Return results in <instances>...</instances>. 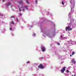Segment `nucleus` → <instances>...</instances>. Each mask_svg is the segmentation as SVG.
Here are the masks:
<instances>
[{
	"mask_svg": "<svg viewBox=\"0 0 76 76\" xmlns=\"http://www.w3.org/2000/svg\"><path fill=\"white\" fill-rule=\"evenodd\" d=\"M11 23L12 25H14V22L13 21H11Z\"/></svg>",
	"mask_w": 76,
	"mask_h": 76,
	"instance_id": "nucleus-13",
	"label": "nucleus"
},
{
	"mask_svg": "<svg viewBox=\"0 0 76 76\" xmlns=\"http://www.w3.org/2000/svg\"><path fill=\"white\" fill-rule=\"evenodd\" d=\"M20 5L19 6H18V7L19 9V11H21L20 9H22V11L24 12L26 10H28V6L23 5V3L22 1H20L19 2Z\"/></svg>",
	"mask_w": 76,
	"mask_h": 76,
	"instance_id": "nucleus-1",
	"label": "nucleus"
},
{
	"mask_svg": "<svg viewBox=\"0 0 76 76\" xmlns=\"http://www.w3.org/2000/svg\"><path fill=\"white\" fill-rule=\"evenodd\" d=\"M12 0V1H13V0Z\"/></svg>",
	"mask_w": 76,
	"mask_h": 76,
	"instance_id": "nucleus-36",
	"label": "nucleus"
},
{
	"mask_svg": "<svg viewBox=\"0 0 76 76\" xmlns=\"http://www.w3.org/2000/svg\"><path fill=\"white\" fill-rule=\"evenodd\" d=\"M16 21H17V22H19V20H18V18H16Z\"/></svg>",
	"mask_w": 76,
	"mask_h": 76,
	"instance_id": "nucleus-19",
	"label": "nucleus"
},
{
	"mask_svg": "<svg viewBox=\"0 0 76 76\" xmlns=\"http://www.w3.org/2000/svg\"><path fill=\"white\" fill-rule=\"evenodd\" d=\"M0 16H3V15L1 14H0Z\"/></svg>",
	"mask_w": 76,
	"mask_h": 76,
	"instance_id": "nucleus-25",
	"label": "nucleus"
},
{
	"mask_svg": "<svg viewBox=\"0 0 76 76\" xmlns=\"http://www.w3.org/2000/svg\"><path fill=\"white\" fill-rule=\"evenodd\" d=\"M71 62H72V63H73V64H75V63H76V62L75 61L74 59H72L71 60Z\"/></svg>",
	"mask_w": 76,
	"mask_h": 76,
	"instance_id": "nucleus-8",
	"label": "nucleus"
},
{
	"mask_svg": "<svg viewBox=\"0 0 76 76\" xmlns=\"http://www.w3.org/2000/svg\"><path fill=\"white\" fill-rule=\"evenodd\" d=\"M32 35H33V36H35V33H33V34Z\"/></svg>",
	"mask_w": 76,
	"mask_h": 76,
	"instance_id": "nucleus-16",
	"label": "nucleus"
},
{
	"mask_svg": "<svg viewBox=\"0 0 76 76\" xmlns=\"http://www.w3.org/2000/svg\"><path fill=\"white\" fill-rule=\"evenodd\" d=\"M62 69L65 71H66V67H63Z\"/></svg>",
	"mask_w": 76,
	"mask_h": 76,
	"instance_id": "nucleus-11",
	"label": "nucleus"
},
{
	"mask_svg": "<svg viewBox=\"0 0 76 76\" xmlns=\"http://www.w3.org/2000/svg\"><path fill=\"white\" fill-rule=\"evenodd\" d=\"M70 26H69L68 27H66V31H70L72 30V28H70Z\"/></svg>",
	"mask_w": 76,
	"mask_h": 76,
	"instance_id": "nucleus-3",
	"label": "nucleus"
},
{
	"mask_svg": "<svg viewBox=\"0 0 76 76\" xmlns=\"http://www.w3.org/2000/svg\"><path fill=\"white\" fill-rule=\"evenodd\" d=\"M26 3L27 4H28L29 3V1H27Z\"/></svg>",
	"mask_w": 76,
	"mask_h": 76,
	"instance_id": "nucleus-20",
	"label": "nucleus"
},
{
	"mask_svg": "<svg viewBox=\"0 0 76 76\" xmlns=\"http://www.w3.org/2000/svg\"><path fill=\"white\" fill-rule=\"evenodd\" d=\"M63 36H64V35L62 34H61L60 36V39H61V40H63V39H67V37H63Z\"/></svg>",
	"mask_w": 76,
	"mask_h": 76,
	"instance_id": "nucleus-4",
	"label": "nucleus"
},
{
	"mask_svg": "<svg viewBox=\"0 0 76 76\" xmlns=\"http://www.w3.org/2000/svg\"><path fill=\"white\" fill-rule=\"evenodd\" d=\"M9 5H10V3H8L7 4H6V6H7V7H8Z\"/></svg>",
	"mask_w": 76,
	"mask_h": 76,
	"instance_id": "nucleus-9",
	"label": "nucleus"
},
{
	"mask_svg": "<svg viewBox=\"0 0 76 76\" xmlns=\"http://www.w3.org/2000/svg\"><path fill=\"white\" fill-rule=\"evenodd\" d=\"M72 76H73V75H72Z\"/></svg>",
	"mask_w": 76,
	"mask_h": 76,
	"instance_id": "nucleus-34",
	"label": "nucleus"
},
{
	"mask_svg": "<svg viewBox=\"0 0 76 76\" xmlns=\"http://www.w3.org/2000/svg\"><path fill=\"white\" fill-rule=\"evenodd\" d=\"M71 23H70L69 24V25H70V24Z\"/></svg>",
	"mask_w": 76,
	"mask_h": 76,
	"instance_id": "nucleus-28",
	"label": "nucleus"
},
{
	"mask_svg": "<svg viewBox=\"0 0 76 76\" xmlns=\"http://www.w3.org/2000/svg\"><path fill=\"white\" fill-rule=\"evenodd\" d=\"M69 36L70 35H69Z\"/></svg>",
	"mask_w": 76,
	"mask_h": 76,
	"instance_id": "nucleus-38",
	"label": "nucleus"
},
{
	"mask_svg": "<svg viewBox=\"0 0 76 76\" xmlns=\"http://www.w3.org/2000/svg\"><path fill=\"white\" fill-rule=\"evenodd\" d=\"M37 2H38L37 0H35L36 4H37Z\"/></svg>",
	"mask_w": 76,
	"mask_h": 76,
	"instance_id": "nucleus-17",
	"label": "nucleus"
},
{
	"mask_svg": "<svg viewBox=\"0 0 76 76\" xmlns=\"http://www.w3.org/2000/svg\"><path fill=\"white\" fill-rule=\"evenodd\" d=\"M75 52H74V51L72 52V55H74L75 54Z\"/></svg>",
	"mask_w": 76,
	"mask_h": 76,
	"instance_id": "nucleus-12",
	"label": "nucleus"
},
{
	"mask_svg": "<svg viewBox=\"0 0 76 76\" xmlns=\"http://www.w3.org/2000/svg\"><path fill=\"white\" fill-rule=\"evenodd\" d=\"M5 1V0H2V2H4Z\"/></svg>",
	"mask_w": 76,
	"mask_h": 76,
	"instance_id": "nucleus-26",
	"label": "nucleus"
},
{
	"mask_svg": "<svg viewBox=\"0 0 76 76\" xmlns=\"http://www.w3.org/2000/svg\"><path fill=\"white\" fill-rule=\"evenodd\" d=\"M57 45H60V43L58 42L57 43Z\"/></svg>",
	"mask_w": 76,
	"mask_h": 76,
	"instance_id": "nucleus-18",
	"label": "nucleus"
},
{
	"mask_svg": "<svg viewBox=\"0 0 76 76\" xmlns=\"http://www.w3.org/2000/svg\"><path fill=\"white\" fill-rule=\"evenodd\" d=\"M66 72L67 73H69V72H69V70H66Z\"/></svg>",
	"mask_w": 76,
	"mask_h": 76,
	"instance_id": "nucleus-15",
	"label": "nucleus"
},
{
	"mask_svg": "<svg viewBox=\"0 0 76 76\" xmlns=\"http://www.w3.org/2000/svg\"><path fill=\"white\" fill-rule=\"evenodd\" d=\"M36 70H38V68H36Z\"/></svg>",
	"mask_w": 76,
	"mask_h": 76,
	"instance_id": "nucleus-27",
	"label": "nucleus"
},
{
	"mask_svg": "<svg viewBox=\"0 0 76 76\" xmlns=\"http://www.w3.org/2000/svg\"><path fill=\"white\" fill-rule=\"evenodd\" d=\"M11 7H12V6L11 5Z\"/></svg>",
	"mask_w": 76,
	"mask_h": 76,
	"instance_id": "nucleus-35",
	"label": "nucleus"
},
{
	"mask_svg": "<svg viewBox=\"0 0 76 76\" xmlns=\"http://www.w3.org/2000/svg\"><path fill=\"white\" fill-rule=\"evenodd\" d=\"M11 18H14V17L13 16H11Z\"/></svg>",
	"mask_w": 76,
	"mask_h": 76,
	"instance_id": "nucleus-30",
	"label": "nucleus"
},
{
	"mask_svg": "<svg viewBox=\"0 0 76 76\" xmlns=\"http://www.w3.org/2000/svg\"><path fill=\"white\" fill-rule=\"evenodd\" d=\"M30 62L29 61H28L27 62H26L27 64H28V63H29Z\"/></svg>",
	"mask_w": 76,
	"mask_h": 76,
	"instance_id": "nucleus-22",
	"label": "nucleus"
},
{
	"mask_svg": "<svg viewBox=\"0 0 76 76\" xmlns=\"http://www.w3.org/2000/svg\"><path fill=\"white\" fill-rule=\"evenodd\" d=\"M38 68H40L42 69H44V66H42V65L41 64L38 66Z\"/></svg>",
	"mask_w": 76,
	"mask_h": 76,
	"instance_id": "nucleus-6",
	"label": "nucleus"
},
{
	"mask_svg": "<svg viewBox=\"0 0 76 76\" xmlns=\"http://www.w3.org/2000/svg\"><path fill=\"white\" fill-rule=\"evenodd\" d=\"M64 70H63V69H61V73H64Z\"/></svg>",
	"mask_w": 76,
	"mask_h": 76,
	"instance_id": "nucleus-10",
	"label": "nucleus"
},
{
	"mask_svg": "<svg viewBox=\"0 0 76 76\" xmlns=\"http://www.w3.org/2000/svg\"><path fill=\"white\" fill-rule=\"evenodd\" d=\"M42 57H41V58H42Z\"/></svg>",
	"mask_w": 76,
	"mask_h": 76,
	"instance_id": "nucleus-32",
	"label": "nucleus"
},
{
	"mask_svg": "<svg viewBox=\"0 0 76 76\" xmlns=\"http://www.w3.org/2000/svg\"><path fill=\"white\" fill-rule=\"evenodd\" d=\"M62 4L63 5H64V1H62Z\"/></svg>",
	"mask_w": 76,
	"mask_h": 76,
	"instance_id": "nucleus-14",
	"label": "nucleus"
},
{
	"mask_svg": "<svg viewBox=\"0 0 76 76\" xmlns=\"http://www.w3.org/2000/svg\"><path fill=\"white\" fill-rule=\"evenodd\" d=\"M70 2L71 4V11L69 14V17H70L71 16V14L72 13V10H73V9L74 8V7H75V0H71Z\"/></svg>",
	"mask_w": 76,
	"mask_h": 76,
	"instance_id": "nucleus-2",
	"label": "nucleus"
},
{
	"mask_svg": "<svg viewBox=\"0 0 76 76\" xmlns=\"http://www.w3.org/2000/svg\"><path fill=\"white\" fill-rule=\"evenodd\" d=\"M41 50L42 51H45V47L44 46H43L41 47Z\"/></svg>",
	"mask_w": 76,
	"mask_h": 76,
	"instance_id": "nucleus-7",
	"label": "nucleus"
},
{
	"mask_svg": "<svg viewBox=\"0 0 76 76\" xmlns=\"http://www.w3.org/2000/svg\"><path fill=\"white\" fill-rule=\"evenodd\" d=\"M31 27H32V26H31Z\"/></svg>",
	"mask_w": 76,
	"mask_h": 76,
	"instance_id": "nucleus-37",
	"label": "nucleus"
},
{
	"mask_svg": "<svg viewBox=\"0 0 76 76\" xmlns=\"http://www.w3.org/2000/svg\"><path fill=\"white\" fill-rule=\"evenodd\" d=\"M20 16H22V14H20Z\"/></svg>",
	"mask_w": 76,
	"mask_h": 76,
	"instance_id": "nucleus-29",
	"label": "nucleus"
},
{
	"mask_svg": "<svg viewBox=\"0 0 76 76\" xmlns=\"http://www.w3.org/2000/svg\"><path fill=\"white\" fill-rule=\"evenodd\" d=\"M47 35V36H48L49 37H50V36H49V34H48L47 35Z\"/></svg>",
	"mask_w": 76,
	"mask_h": 76,
	"instance_id": "nucleus-24",
	"label": "nucleus"
},
{
	"mask_svg": "<svg viewBox=\"0 0 76 76\" xmlns=\"http://www.w3.org/2000/svg\"><path fill=\"white\" fill-rule=\"evenodd\" d=\"M74 76H76V75H75Z\"/></svg>",
	"mask_w": 76,
	"mask_h": 76,
	"instance_id": "nucleus-33",
	"label": "nucleus"
},
{
	"mask_svg": "<svg viewBox=\"0 0 76 76\" xmlns=\"http://www.w3.org/2000/svg\"><path fill=\"white\" fill-rule=\"evenodd\" d=\"M74 20V19H73V18H72V20H71V21H73Z\"/></svg>",
	"mask_w": 76,
	"mask_h": 76,
	"instance_id": "nucleus-21",
	"label": "nucleus"
},
{
	"mask_svg": "<svg viewBox=\"0 0 76 76\" xmlns=\"http://www.w3.org/2000/svg\"><path fill=\"white\" fill-rule=\"evenodd\" d=\"M70 57H72V55H70Z\"/></svg>",
	"mask_w": 76,
	"mask_h": 76,
	"instance_id": "nucleus-31",
	"label": "nucleus"
},
{
	"mask_svg": "<svg viewBox=\"0 0 76 76\" xmlns=\"http://www.w3.org/2000/svg\"><path fill=\"white\" fill-rule=\"evenodd\" d=\"M68 44H71L72 45H74V44H75V45H76V42H74V41H72V40H70V41H68L67 42Z\"/></svg>",
	"mask_w": 76,
	"mask_h": 76,
	"instance_id": "nucleus-5",
	"label": "nucleus"
},
{
	"mask_svg": "<svg viewBox=\"0 0 76 76\" xmlns=\"http://www.w3.org/2000/svg\"><path fill=\"white\" fill-rule=\"evenodd\" d=\"M10 31H12V28H10Z\"/></svg>",
	"mask_w": 76,
	"mask_h": 76,
	"instance_id": "nucleus-23",
	"label": "nucleus"
}]
</instances>
